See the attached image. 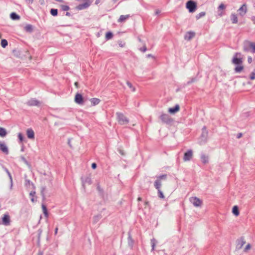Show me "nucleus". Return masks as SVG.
<instances>
[{
    "instance_id": "obj_1",
    "label": "nucleus",
    "mask_w": 255,
    "mask_h": 255,
    "mask_svg": "<svg viewBox=\"0 0 255 255\" xmlns=\"http://www.w3.org/2000/svg\"><path fill=\"white\" fill-rule=\"evenodd\" d=\"M241 56V53L236 52L232 59V63L236 65L234 68V72L236 73H241L244 68L243 65V60Z\"/></svg>"
},
{
    "instance_id": "obj_2",
    "label": "nucleus",
    "mask_w": 255,
    "mask_h": 255,
    "mask_svg": "<svg viewBox=\"0 0 255 255\" xmlns=\"http://www.w3.org/2000/svg\"><path fill=\"white\" fill-rule=\"evenodd\" d=\"M167 174H165L160 175L156 177L157 179L154 183V186L157 190L158 196L160 199H164L165 198L163 192L160 190V188L161 187V180H166L167 179Z\"/></svg>"
},
{
    "instance_id": "obj_3",
    "label": "nucleus",
    "mask_w": 255,
    "mask_h": 255,
    "mask_svg": "<svg viewBox=\"0 0 255 255\" xmlns=\"http://www.w3.org/2000/svg\"><path fill=\"white\" fill-rule=\"evenodd\" d=\"M159 119L163 124L167 125H172L174 122V119L169 115L165 113H162L159 116Z\"/></svg>"
},
{
    "instance_id": "obj_4",
    "label": "nucleus",
    "mask_w": 255,
    "mask_h": 255,
    "mask_svg": "<svg viewBox=\"0 0 255 255\" xmlns=\"http://www.w3.org/2000/svg\"><path fill=\"white\" fill-rule=\"evenodd\" d=\"M186 8L190 13H193L197 8V2L193 0H189L186 3Z\"/></svg>"
},
{
    "instance_id": "obj_5",
    "label": "nucleus",
    "mask_w": 255,
    "mask_h": 255,
    "mask_svg": "<svg viewBox=\"0 0 255 255\" xmlns=\"http://www.w3.org/2000/svg\"><path fill=\"white\" fill-rule=\"evenodd\" d=\"M208 133L206 126H203L202 128V133L200 135V140L199 141L200 144H205L207 141Z\"/></svg>"
},
{
    "instance_id": "obj_6",
    "label": "nucleus",
    "mask_w": 255,
    "mask_h": 255,
    "mask_svg": "<svg viewBox=\"0 0 255 255\" xmlns=\"http://www.w3.org/2000/svg\"><path fill=\"white\" fill-rule=\"evenodd\" d=\"M87 100L83 95L79 93H77L75 96L74 102L79 105H84Z\"/></svg>"
},
{
    "instance_id": "obj_7",
    "label": "nucleus",
    "mask_w": 255,
    "mask_h": 255,
    "mask_svg": "<svg viewBox=\"0 0 255 255\" xmlns=\"http://www.w3.org/2000/svg\"><path fill=\"white\" fill-rule=\"evenodd\" d=\"M117 119L121 125H127L129 123V120L123 113H117Z\"/></svg>"
},
{
    "instance_id": "obj_8",
    "label": "nucleus",
    "mask_w": 255,
    "mask_h": 255,
    "mask_svg": "<svg viewBox=\"0 0 255 255\" xmlns=\"http://www.w3.org/2000/svg\"><path fill=\"white\" fill-rule=\"evenodd\" d=\"M247 43L248 46L244 45V50L246 52H248L250 50L253 53H255V43L251 41H248Z\"/></svg>"
},
{
    "instance_id": "obj_9",
    "label": "nucleus",
    "mask_w": 255,
    "mask_h": 255,
    "mask_svg": "<svg viewBox=\"0 0 255 255\" xmlns=\"http://www.w3.org/2000/svg\"><path fill=\"white\" fill-rule=\"evenodd\" d=\"M191 203L196 207H200L202 204V201L197 197H192L190 198Z\"/></svg>"
},
{
    "instance_id": "obj_10",
    "label": "nucleus",
    "mask_w": 255,
    "mask_h": 255,
    "mask_svg": "<svg viewBox=\"0 0 255 255\" xmlns=\"http://www.w3.org/2000/svg\"><path fill=\"white\" fill-rule=\"evenodd\" d=\"M81 180L82 184V187L84 189L86 188V184H88V185H91L92 184V181L90 176H82L81 177Z\"/></svg>"
},
{
    "instance_id": "obj_11",
    "label": "nucleus",
    "mask_w": 255,
    "mask_h": 255,
    "mask_svg": "<svg viewBox=\"0 0 255 255\" xmlns=\"http://www.w3.org/2000/svg\"><path fill=\"white\" fill-rule=\"evenodd\" d=\"M26 104L29 106L40 107L41 106V102L35 98H31L27 102Z\"/></svg>"
},
{
    "instance_id": "obj_12",
    "label": "nucleus",
    "mask_w": 255,
    "mask_h": 255,
    "mask_svg": "<svg viewBox=\"0 0 255 255\" xmlns=\"http://www.w3.org/2000/svg\"><path fill=\"white\" fill-rule=\"evenodd\" d=\"M131 232V230H130L128 233V239H127L128 240V246L129 247V248L130 249H133L134 241L132 238Z\"/></svg>"
},
{
    "instance_id": "obj_13",
    "label": "nucleus",
    "mask_w": 255,
    "mask_h": 255,
    "mask_svg": "<svg viewBox=\"0 0 255 255\" xmlns=\"http://www.w3.org/2000/svg\"><path fill=\"white\" fill-rule=\"evenodd\" d=\"M193 156V151L192 149H188L184 154L183 160L184 161H190Z\"/></svg>"
},
{
    "instance_id": "obj_14",
    "label": "nucleus",
    "mask_w": 255,
    "mask_h": 255,
    "mask_svg": "<svg viewBox=\"0 0 255 255\" xmlns=\"http://www.w3.org/2000/svg\"><path fill=\"white\" fill-rule=\"evenodd\" d=\"M91 2L89 0H87L85 2L78 4L76 8L78 10H82V9H86V8H88L91 5Z\"/></svg>"
},
{
    "instance_id": "obj_15",
    "label": "nucleus",
    "mask_w": 255,
    "mask_h": 255,
    "mask_svg": "<svg viewBox=\"0 0 255 255\" xmlns=\"http://www.w3.org/2000/svg\"><path fill=\"white\" fill-rule=\"evenodd\" d=\"M10 224V217L8 214H4L2 218L1 221L0 220V224L4 226H8Z\"/></svg>"
},
{
    "instance_id": "obj_16",
    "label": "nucleus",
    "mask_w": 255,
    "mask_h": 255,
    "mask_svg": "<svg viewBox=\"0 0 255 255\" xmlns=\"http://www.w3.org/2000/svg\"><path fill=\"white\" fill-rule=\"evenodd\" d=\"M180 110V106L178 104H176L174 107L169 108L168 112L170 114H175Z\"/></svg>"
},
{
    "instance_id": "obj_17",
    "label": "nucleus",
    "mask_w": 255,
    "mask_h": 255,
    "mask_svg": "<svg viewBox=\"0 0 255 255\" xmlns=\"http://www.w3.org/2000/svg\"><path fill=\"white\" fill-rule=\"evenodd\" d=\"M246 243L244 237H241L240 239L237 240V248L241 249L244 245Z\"/></svg>"
},
{
    "instance_id": "obj_18",
    "label": "nucleus",
    "mask_w": 255,
    "mask_h": 255,
    "mask_svg": "<svg viewBox=\"0 0 255 255\" xmlns=\"http://www.w3.org/2000/svg\"><path fill=\"white\" fill-rule=\"evenodd\" d=\"M26 135L28 138L30 139H34L35 138V133L33 130L30 128L26 130Z\"/></svg>"
},
{
    "instance_id": "obj_19",
    "label": "nucleus",
    "mask_w": 255,
    "mask_h": 255,
    "mask_svg": "<svg viewBox=\"0 0 255 255\" xmlns=\"http://www.w3.org/2000/svg\"><path fill=\"white\" fill-rule=\"evenodd\" d=\"M0 150L6 155L8 154V148L4 142H0Z\"/></svg>"
},
{
    "instance_id": "obj_20",
    "label": "nucleus",
    "mask_w": 255,
    "mask_h": 255,
    "mask_svg": "<svg viewBox=\"0 0 255 255\" xmlns=\"http://www.w3.org/2000/svg\"><path fill=\"white\" fill-rule=\"evenodd\" d=\"M23 29L25 32L31 33L33 31L34 26L30 24H26L23 27Z\"/></svg>"
},
{
    "instance_id": "obj_21",
    "label": "nucleus",
    "mask_w": 255,
    "mask_h": 255,
    "mask_svg": "<svg viewBox=\"0 0 255 255\" xmlns=\"http://www.w3.org/2000/svg\"><path fill=\"white\" fill-rule=\"evenodd\" d=\"M195 35V33L193 31L187 32L184 36V39L186 40H190Z\"/></svg>"
},
{
    "instance_id": "obj_22",
    "label": "nucleus",
    "mask_w": 255,
    "mask_h": 255,
    "mask_svg": "<svg viewBox=\"0 0 255 255\" xmlns=\"http://www.w3.org/2000/svg\"><path fill=\"white\" fill-rule=\"evenodd\" d=\"M239 14L241 16H244L247 12V8L246 4H243L239 9Z\"/></svg>"
},
{
    "instance_id": "obj_23",
    "label": "nucleus",
    "mask_w": 255,
    "mask_h": 255,
    "mask_svg": "<svg viewBox=\"0 0 255 255\" xmlns=\"http://www.w3.org/2000/svg\"><path fill=\"white\" fill-rule=\"evenodd\" d=\"M35 194L36 192L35 189H33V190L31 191L29 193L30 200L33 203H34L37 201V197L35 196Z\"/></svg>"
},
{
    "instance_id": "obj_24",
    "label": "nucleus",
    "mask_w": 255,
    "mask_h": 255,
    "mask_svg": "<svg viewBox=\"0 0 255 255\" xmlns=\"http://www.w3.org/2000/svg\"><path fill=\"white\" fill-rule=\"evenodd\" d=\"M201 160L204 164H206L209 162V157L204 153L201 154Z\"/></svg>"
},
{
    "instance_id": "obj_25",
    "label": "nucleus",
    "mask_w": 255,
    "mask_h": 255,
    "mask_svg": "<svg viewBox=\"0 0 255 255\" xmlns=\"http://www.w3.org/2000/svg\"><path fill=\"white\" fill-rule=\"evenodd\" d=\"M90 101L91 103V105L94 106L98 105L101 102V100L99 98H93L90 99Z\"/></svg>"
},
{
    "instance_id": "obj_26",
    "label": "nucleus",
    "mask_w": 255,
    "mask_h": 255,
    "mask_svg": "<svg viewBox=\"0 0 255 255\" xmlns=\"http://www.w3.org/2000/svg\"><path fill=\"white\" fill-rule=\"evenodd\" d=\"M232 213L236 217L240 215L239 208L238 206L235 205L232 208Z\"/></svg>"
},
{
    "instance_id": "obj_27",
    "label": "nucleus",
    "mask_w": 255,
    "mask_h": 255,
    "mask_svg": "<svg viewBox=\"0 0 255 255\" xmlns=\"http://www.w3.org/2000/svg\"><path fill=\"white\" fill-rule=\"evenodd\" d=\"M97 189L98 191L99 194L102 197H104V191L103 188H102L100 185V184L98 183L97 185Z\"/></svg>"
},
{
    "instance_id": "obj_28",
    "label": "nucleus",
    "mask_w": 255,
    "mask_h": 255,
    "mask_svg": "<svg viewBox=\"0 0 255 255\" xmlns=\"http://www.w3.org/2000/svg\"><path fill=\"white\" fill-rule=\"evenodd\" d=\"M46 190V187L45 186H42L40 189V194L42 198V200L44 201L45 200V192Z\"/></svg>"
},
{
    "instance_id": "obj_29",
    "label": "nucleus",
    "mask_w": 255,
    "mask_h": 255,
    "mask_svg": "<svg viewBox=\"0 0 255 255\" xmlns=\"http://www.w3.org/2000/svg\"><path fill=\"white\" fill-rule=\"evenodd\" d=\"M129 17V14L121 15L120 16V18H119V19L118 20V21L119 22H123L125 21L127 19H128Z\"/></svg>"
},
{
    "instance_id": "obj_30",
    "label": "nucleus",
    "mask_w": 255,
    "mask_h": 255,
    "mask_svg": "<svg viewBox=\"0 0 255 255\" xmlns=\"http://www.w3.org/2000/svg\"><path fill=\"white\" fill-rule=\"evenodd\" d=\"M25 185L26 187H29L31 186L32 189H35V186H34V184L29 179L25 180Z\"/></svg>"
},
{
    "instance_id": "obj_31",
    "label": "nucleus",
    "mask_w": 255,
    "mask_h": 255,
    "mask_svg": "<svg viewBox=\"0 0 255 255\" xmlns=\"http://www.w3.org/2000/svg\"><path fill=\"white\" fill-rule=\"evenodd\" d=\"M42 233V230L41 229H39L37 231V244L38 246H40V237L41 234Z\"/></svg>"
},
{
    "instance_id": "obj_32",
    "label": "nucleus",
    "mask_w": 255,
    "mask_h": 255,
    "mask_svg": "<svg viewBox=\"0 0 255 255\" xmlns=\"http://www.w3.org/2000/svg\"><path fill=\"white\" fill-rule=\"evenodd\" d=\"M113 36L114 34L113 32L111 31H109L106 33L105 39L107 41L110 39H111L113 37Z\"/></svg>"
},
{
    "instance_id": "obj_33",
    "label": "nucleus",
    "mask_w": 255,
    "mask_h": 255,
    "mask_svg": "<svg viewBox=\"0 0 255 255\" xmlns=\"http://www.w3.org/2000/svg\"><path fill=\"white\" fill-rule=\"evenodd\" d=\"M231 20L232 23L236 24L238 22V17L235 13H232L231 15Z\"/></svg>"
},
{
    "instance_id": "obj_34",
    "label": "nucleus",
    "mask_w": 255,
    "mask_h": 255,
    "mask_svg": "<svg viewBox=\"0 0 255 255\" xmlns=\"http://www.w3.org/2000/svg\"><path fill=\"white\" fill-rule=\"evenodd\" d=\"M41 207H42L43 213L44 216L46 217H48V212L46 206L44 204H42Z\"/></svg>"
},
{
    "instance_id": "obj_35",
    "label": "nucleus",
    "mask_w": 255,
    "mask_h": 255,
    "mask_svg": "<svg viewBox=\"0 0 255 255\" xmlns=\"http://www.w3.org/2000/svg\"><path fill=\"white\" fill-rule=\"evenodd\" d=\"M58 9L56 8H51L50 10V13L53 16H57L58 15Z\"/></svg>"
},
{
    "instance_id": "obj_36",
    "label": "nucleus",
    "mask_w": 255,
    "mask_h": 255,
    "mask_svg": "<svg viewBox=\"0 0 255 255\" xmlns=\"http://www.w3.org/2000/svg\"><path fill=\"white\" fill-rule=\"evenodd\" d=\"M7 132L5 128H0V136L4 137L6 136Z\"/></svg>"
},
{
    "instance_id": "obj_37",
    "label": "nucleus",
    "mask_w": 255,
    "mask_h": 255,
    "mask_svg": "<svg viewBox=\"0 0 255 255\" xmlns=\"http://www.w3.org/2000/svg\"><path fill=\"white\" fill-rule=\"evenodd\" d=\"M150 242H151V251H153L154 250V249H155V247L156 246V240L154 239V238H152V239H151V241H150Z\"/></svg>"
},
{
    "instance_id": "obj_38",
    "label": "nucleus",
    "mask_w": 255,
    "mask_h": 255,
    "mask_svg": "<svg viewBox=\"0 0 255 255\" xmlns=\"http://www.w3.org/2000/svg\"><path fill=\"white\" fill-rule=\"evenodd\" d=\"M198 81V79L196 77H192L191 78L190 80L188 81L185 85H189L193 83H194Z\"/></svg>"
},
{
    "instance_id": "obj_39",
    "label": "nucleus",
    "mask_w": 255,
    "mask_h": 255,
    "mask_svg": "<svg viewBox=\"0 0 255 255\" xmlns=\"http://www.w3.org/2000/svg\"><path fill=\"white\" fill-rule=\"evenodd\" d=\"M60 10L62 11H67L70 9V7L67 5L61 4L60 6Z\"/></svg>"
},
{
    "instance_id": "obj_40",
    "label": "nucleus",
    "mask_w": 255,
    "mask_h": 255,
    "mask_svg": "<svg viewBox=\"0 0 255 255\" xmlns=\"http://www.w3.org/2000/svg\"><path fill=\"white\" fill-rule=\"evenodd\" d=\"M206 12L205 11H202L196 15V18L197 19H200L201 17L205 16Z\"/></svg>"
},
{
    "instance_id": "obj_41",
    "label": "nucleus",
    "mask_w": 255,
    "mask_h": 255,
    "mask_svg": "<svg viewBox=\"0 0 255 255\" xmlns=\"http://www.w3.org/2000/svg\"><path fill=\"white\" fill-rule=\"evenodd\" d=\"M127 85L128 86V87L131 89V90L132 92H134L135 91V88L133 86L132 84L129 81L127 82Z\"/></svg>"
},
{
    "instance_id": "obj_42",
    "label": "nucleus",
    "mask_w": 255,
    "mask_h": 255,
    "mask_svg": "<svg viewBox=\"0 0 255 255\" xmlns=\"http://www.w3.org/2000/svg\"><path fill=\"white\" fill-rule=\"evenodd\" d=\"M5 171L6 172V173H7L8 174V176L9 178V179H10V182H11V184H10V188H12V176L10 174V173H9V172L8 171V170L7 169H5Z\"/></svg>"
},
{
    "instance_id": "obj_43",
    "label": "nucleus",
    "mask_w": 255,
    "mask_h": 255,
    "mask_svg": "<svg viewBox=\"0 0 255 255\" xmlns=\"http://www.w3.org/2000/svg\"><path fill=\"white\" fill-rule=\"evenodd\" d=\"M7 41L6 39L1 40V45L3 48H5L7 45Z\"/></svg>"
},
{
    "instance_id": "obj_44",
    "label": "nucleus",
    "mask_w": 255,
    "mask_h": 255,
    "mask_svg": "<svg viewBox=\"0 0 255 255\" xmlns=\"http://www.w3.org/2000/svg\"><path fill=\"white\" fill-rule=\"evenodd\" d=\"M18 138L20 142H22L24 139V137L23 136L22 133L21 132L18 133Z\"/></svg>"
},
{
    "instance_id": "obj_45",
    "label": "nucleus",
    "mask_w": 255,
    "mask_h": 255,
    "mask_svg": "<svg viewBox=\"0 0 255 255\" xmlns=\"http://www.w3.org/2000/svg\"><path fill=\"white\" fill-rule=\"evenodd\" d=\"M250 79L251 80H253L255 79V69H254V70L253 71V72L251 73L250 76Z\"/></svg>"
},
{
    "instance_id": "obj_46",
    "label": "nucleus",
    "mask_w": 255,
    "mask_h": 255,
    "mask_svg": "<svg viewBox=\"0 0 255 255\" xmlns=\"http://www.w3.org/2000/svg\"><path fill=\"white\" fill-rule=\"evenodd\" d=\"M101 216L100 215L95 216L94 217V220L93 222L94 223H96L97 222L99 221V219L101 218Z\"/></svg>"
},
{
    "instance_id": "obj_47",
    "label": "nucleus",
    "mask_w": 255,
    "mask_h": 255,
    "mask_svg": "<svg viewBox=\"0 0 255 255\" xmlns=\"http://www.w3.org/2000/svg\"><path fill=\"white\" fill-rule=\"evenodd\" d=\"M226 8V5L224 3H221L218 6V10H224Z\"/></svg>"
},
{
    "instance_id": "obj_48",
    "label": "nucleus",
    "mask_w": 255,
    "mask_h": 255,
    "mask_svg": "<svg viewBox=\"0 0 255 255\" xmlns=\"http://www.w3.org/2000/svg\"><path fill=\"white\" fill-rule=\"evenodd\" d=\"M10 18L12 19V20H16V12H12L11 14H10Z\"/></svg>"
},
{
    "instance_id": "obj_49",
    "label": "nucleus",
    "mask_w": 255,
    "mask_h": 255,
    "mask_svg": "<svg viewBox=\"0 0 255 255\" xmlns=\"http://www.w3.org/2000/svg\"><path fill=\"white\" fill-rule=\"evenodd\" d=\"M118 151L122 155L124 156L125 155V152L122 149L119 148L118 149Z\"/></svg>"
},
{
    "instance_id": "obj_50",
    "label": "nucleus",
    "mask_w": 255,
    "mask_h": 255,
    "mask_svg": "<svg viewBox=\"0 0 255 255\" xmlns=\"http://www.w3.org/2000/svg\"><path fill=\"white\" fill-rule=\"evenodd\" d=\"M251 248V245L250 244H248L244 249V252H247L249 250H250Z\"/></svg>"
},
{
    "instance_id": "obj_51",
    "label": "nucleus",
    "mask_w": 255,
    "mask_h": 255,
    "mask_svg": "<svg viewBox=\"0 0 255 255\" xmlns=\"http://www.w3.org/2000/svg\"><path fill=\"white\" fill-rule=\"evenodd\" d=\"M139 50L142 52H145L147 50V48L144 45L142 47H141Z\"/></svg>"
},
{
    "instance_id": "obj_52",
    "label": "nucleus",
    "mask_w": 255,
    "mask_h": 255,
    "mask_svg": "<svg viewBox=\"0 0 255 255\" xmlns=\"http://www.w3.org/2000/svg\"><path fill=\"white\" fill-rule=\"evenodd\" d=\"M97 167V165L96 163L94 162V163H92V164H91V168L93 169H95Z\"/></svg>"
},
{
    "instance_id": "obj_53",
    "label": "nucleus",
    "mask_w": 255,
    "mask_h": 255,
    "mask_svg": "<svg viewBox=\"0 0 255 255\" xmlns=\"http://www.w3.org/2000/svg\"><path fill=\"white\" fill-rule=\"evenodd\" d=\"M20 158L25 163L28 164V161H27V160L26 159V158L24 156H21L20 157Z\"/></svg>"
},
{
    "instance_id": "obj_54",
    "label": "nucleus",
    "mask_w": 255,
    "mask_h": 255,
    "mask_svg": "<svg viewBox=\"0 0 255 255\" xmlns=\"http://www.w3.org/2000/svg\"><path fill=\"white\" fill-rule=\"evenodd\" d=\"M253 62V59H252V57L250 56H249L248 57V62L249 63V64H251L252 62Z\"/></svg>"
},
{
    "instance_id": "obj_55",
    "label": "nucleus",
    "mask_w": 255,
    "mask_h": 255,
    "mask_svg": "<svg viewBox=\"0 0 255 255\" xmlns=\"http://www.w3.org/2000/svg\"><path fill=\"white\" fill-rule=\"evenodd\" d=\"M71 138H68V142H67V143L69 145V146L70 147V148H72V146L71 145Z\"/></svg>"
},
{
    "instance_id": "obj_56",
    "label": "nucleus",
    "mask_w": 255,
    "mask_h": 255,
    "mask_svg": "<svg viewBox=\"0 0 255 255\" xmlns=\"http://www.w3.org/2000/svg\"><path fill=\"white\" fill-rule=\"evenodd\" d=\"M243 136V133H241V132H240V133H238L237 134V136H236V137L237 138H240L241 137H242Z\"/></svg>"
},
{
    "instance_id": "obj_57",
    "label": "nucleus",
    "mask_w": 255,
    "mask_h": 255,
    "mask_svg": "<svg viewBox=\"0 0 255 255\" xmlns=\"http://www.w3.org/2000/svg\"><path fill=\"white\" fill-rule=\"evenodd\" d=\"M26 2L28 4H32L33 2V0H25Z\"/></svg>"
},
{
    "instance_id": "obj_58",
    "label": "nucleus",
    "mask_w": 255,
    "mask_h": 255,
    "mask_svg": "<svg viewBox=\"0 0 255 255\" xmlns=\"http://www.w3.org/2000/svg\"><path fill=\"white\" fill-rule=\"evenodd\" d=\"M221 76H223V77H225L226 76V74L225 72H224L223 71L221 70Z\"/></svg>"
},
{
    "instance_id": "obj_59",
    "label": "nucleus",
    "mask_w": 255,
    "mask_h": 255,
    "mask_svg": "<svg viewBox=\"0 0 255 255\" xmlns=\"http://www.w3.org/2000/svg\"><path fill=\"white\" fill-rule=\"evenodd\" d=\"M251 20L254 24H255V15L251 17Z\"/></svg>"
},
{
    "instance_id": "obj_60",
    "label": "nucleus",
    "mask_w": 255,
    "mask_h": 255,
    "mask_svg": "<svg viewBox=\"0 0 255 255\" xmlns=\"http://www.w3.org/2000/svg\"><path fill=\"white\" fill-rule=\"evenodd\" d=\"M38 255H43V252L42 251L39 250L38 253Z\"/></svg>"
},
{
    "instance_id": "obj_61",
    "label": "nucleus",
    "mask_w": 255,
    "mask_h": 255,
    "mask_svg": "<svg viewBox=\"0 0 255 255\" xmlns=\"http://www.w3.org/2000/svg\"><path fill=\"white\" fill-rule=\"evenodd\" d=\"M160 12H161V11H160V10L159 9H157L155 11V14L158 15V14H160Z\"/></svg>"
},
{
    "instance_id": "obj_62",
    "label": "nucleus",
    "mask_w": 255,
    "mask_h": 255,
    "mask_svg": "<svg viewBox=\"0 0 255 255\" xmlns=\"http://www.w3.org/2000/svg\"><path fill=\"white\" fill-rule=\"evenodd\" d=\"M65 15L68 16H71V13L70 12H66L65 13Z\"/></svg>"
},
{
    "instance_id": "obj_63",
    "label": "nucleus",
    "mask_w": 255,
    "mask_h": 255,
    "mask_svg": "<svg viewBox=\"0 0 255 255\" xmlns=\"http://www.w3.org/2000/svg\"><path fill=\"white\" fill-rule=\"evenodd\" d=\"M100 2V0H96L95 1V4L97 5Z\"/></svg>"
},
{
    "instance_id": "obj_64",
    "label": "nucleus",
    "mask_w": 255,
    "mask_h": 255,
    "mask_svg": "<svg viewBox=\"0 0 255 255\" xmlns=\"http://www.w3.org/2000/svg\"><path fill=\"white\" fill-rule=\"evenodd\" d=\"M39 2L41 4H43L44 3V0H39Z\"/></svg>"
}]
</instances>
